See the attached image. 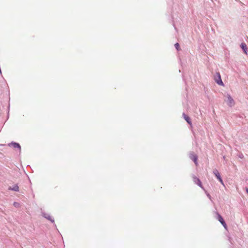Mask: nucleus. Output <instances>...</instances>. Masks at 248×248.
<instances>
[{"instance_id": "obj_3", "label": "nucleus", "mask_w": 248, "mask_h": 248, "mask_svg": "<svg viewBox=\"0 0 248 248\" xmlns=\"http://www.w3.org/2000/svg\"><path fill=\"white\" fill-rule=\"evenodd\" d=\"M193 180L195 184L197 185L199 187L202 188V189L204 190V188L202 186V183L199 178L195 176H193Z\"/></svg>"}, {"instance_id": "obj_6", "label": "nucleus", "mask_w": 248, "mask_h": 248, "mask_svg": "<svg viewBox=\"0 0 248 248\" xmlns=\"http://www.w3.org/2000/svg\"><path fill=\"white\" fill-rule=\"evenodd\" d=\"M42 216L45 218H46L47 219L50 220L51 222L54 223V219H53L50 216V215L46 213H42Z\"/></svg>"}, {"instance_id": "obj_9", "label": "nucleus", "mask_w": 248, "mask_h": 248, "mask_svg": "<svg viewBox=\"0 0 248 248\" xmlns=\"http://www.w3.org/2000/svg\"><path fill=\"white\" fill-rule=\"evenodd\" d=\"M8 190L18 192L19 191V186L17 184H16L13 186L12 187H9Z\"/></svg>"}, {"instance_id": "obj_12", "label": "nucleus", "mask_w": 248, "mask_h": 248, "mask_svg": "<svg viewBox=\"0 0 248 248\" xmlns=\"http://www.w3.org/2000/svg\"><path fill=\"white\" fill-rule=\"evenodd\" d=\"M174 46L176 48V49L177 50H180V45H179V44L178 43H176L175 45H174Z\"/></svg>"}, {"instance_id": "obj_13", "label": "nucleus", "mask_w": 248, "mask_h": 248, "mask_svg": "<svg viewBox=\"0 0 248 248\" xmlns=\"http://www.w3.org/2000/svg\"><path fill=\"white\" fill-rule=\"evenodd\" d=\"M13 205L16 207H18L19 206V203L16 202H14Z\"/></svg>"}, {"instance_id": "obj_1", "label": "nucleus", "mask_w": 248, "mask_h": 248, "mask_svg": "<svg viewBox=\"0 0 248 248\" xmlns=\"http://www.w3.org/2000/svg\"><path fill=\"white\" fill-rule=\"evenodd\" d=\"M214 79L215 81L219 85L223 86L224 83L221 79V75L219 72H216L214 75Z\"/></svg>"}, {"instance_id": "obj_15", "label": "nucleus", "mask_w": 248, "mask_h": 248, "mask_svg": "<svg viewBox=\"0 0 248 248\" xmlns=\"http://www.w3.org/2000/svg\"><path fill=\"white\" fill-rule=\"evenodd\" d=\"M221 224L222 225V226L224 227V228L225 229H227V225H226V223H225V222H224V223H222V224Z\"/></svg>"}, {"instance_id": "obj_7", "label": "nucleus", "mask_w": 248, "mask_h": 248, "mask_svg": "<svg viewBox=\"0 0 248 248\" xmlns=\"http://www.w3.org/2000/svg\"><path fill=\"white\" fill-rule=\"evenodd\" d=\"M190 158L194 161V162L197 164V158L198 156L196 155L194 153H191L189 155Z\"/></svg>"}, {"instance_id": "obj_10", "label": "nucleus", "mask_w": 248, "mask_h": 248, "mask_svg": "<svg viewBox=\"0 0 248 248\" xmlns=\"http://www.w3.org/2000/svg\"><path fill=\"white\" fill-rule=\"evenodd\" d=\"M183 116L186 122L190 125L192 124L191 121L190 117L186 115L185 113H183Z\"/></svg>"}, {"instance_id": "obj_11", "label": "nucleus", "mask_w": 248, "mask_h": 248, "mask_svg": "<svg viewBox=\"0 0 248 248\" xmlns=\"http://www.w3.org/2000/svg\"><path fill=\"white\" fill-rule=\"evenodd\" d=\"M241 48L244 51L245 54H247L248 48L246 44L245 43H242L241 44Z\"/></svg>"}, {"instance_id": "obj_4", "label": "nucleus", "mask_w": 248, "mask_h": 248, "mask_svg": "<svg viewBox=\"0 0 248 248\" xmlns=\"http://www.w3.org/2000/svg\"><path fill=\"white\" fill-rule=\"evenodd\" d=\"M214 174L216 176L217 178L222 185H224L223 181L221 178V177L217 169H214L213 171Z\"/></svg>"}, {"instance_id": "obj_17", "label": "nucleus", "mask_w": 248, "mask_h": 248, "mask_svg": "<svg viewBox=\"0 0 248 248\" xmlns=\"http://www.w3.org/2000/svg\"><path fill=\"white\" fill-rule=\"evenodd\" d=\"M243 157V155H240V158H242Z\"/></svg>"}, {"instance_id": "obj_2", "label": "nucleus", "mask_w": 248, "mask_h": 248, "mask_svg": "<svg viewBox=\"0 0 248 248\" xmlns=\"http://www.w3.org/2000/svg\"><path fill=\"white\" fill-rule=\"evenodd\" d=\"M228 106L230 107H233L235 104V102L232 96L228 94L227 95V100H226Z\"/></svg>"}, {"instance_id": "obj_14", "label": "nucleus", "mask_w": 248, "mask_h": 248, "mask_svg": "<svg viewBox=\"0 0 248 248\" xmlns=\"http://www.w3.org/2000/svg\"><path fill=\"white\" fill-rule=\"evenodd\" d=\"M204 190L205 191L207 196L209 198V199L211 200V196H210V195L208 193H207V192L205 191V189Z\"/></svg>"}, {"instance_id": "obj_5", "label": "nucleus", "mask_w": 248, "mask_h": 248, "mask_svg": "<svg viewBox=\"0 0 248 248\" xmlns=\"http://www.w3.org/2000/svg\"><path fill=\"white\" fill-rule=\"evenodd\" d=\"M8 146H12L14 148H17L20 152L21 151V146L18 143H16L15 142L12 141L11 143L8 144Z\"/></svg>"}, {"instance_id": "obj_16", "label": "nucleus", "mask_w": 248, "mask_h": 248, "mask_svg": "<svg viewBox=\"0 0 248 248\" xmlns=\"http://www.w3.org/2000/svg\"><path fill=\"white\" fill-rule=\"evenodd\" d=\"M246 192L248 194V188H246Z\"/></svg>"}, {"instance_id": "obj_8", "label": "nucleus", "mask_w": 248, "mask_h": 248, "mask_svg": "<svg viewBox=\"0 0 248 248\" xmlns=\"http://www.w3.org/2000/svg\"><path fill=\"white\" fill-rule=\"evenodd\" d=\"M216 219H217L221 224L225 222L222 216L218 212L216 213Z\"/></svg>"}]
</instances>
